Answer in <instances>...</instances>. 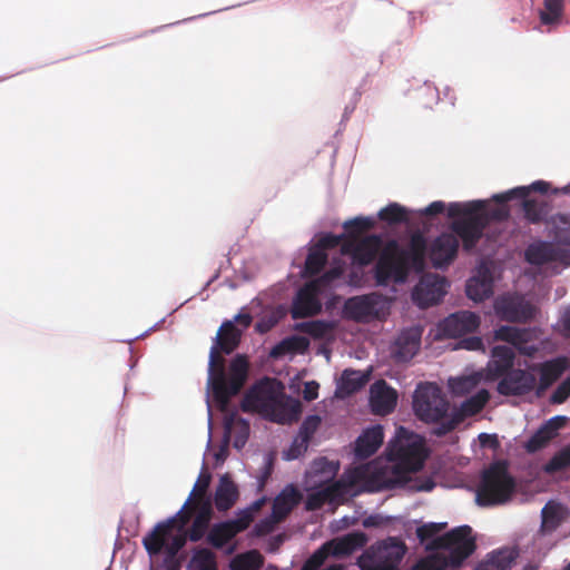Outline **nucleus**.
<instances>
[{
	"label": "nucleus",
	"instance_id": "nucleus-14",
	"mask_svg": "<svg viewBox=\"0 0 570 570\" xmlns=\"http://www.w3.org/2000/svg\"><path fill=\"white\" fill-rule=\"evenodd\" d=\"M281 395L276 387V380L265 377L246 393L242 409L245 412L255 411L262 414L266 409L271 407Z\"/></svg>",
	"mask_w": 570,
	"mask_h": 570
},
{
	"label": "nucleus",
	"instance_id": "nucleus-44",
	"mask_svg": "<svg viewBox=\"0 0 570 570\" xmlns=\"http://www.w3.org/2000/svg\"><path fill=\"white\" fill-rule=\"evenodd\" d=\"M210 480L212 475L206 470L200 472L187 501L185 502V508L191 504H198L202 499L210 500V498L207 495Z\"/></svg>",
	"mask_w": 570,
	"mask_h": 570
},
{
	"label": "nucleus",
	"instance_id": "nucleus-1",
	"mask_svg": "<svg viewBox=\"0 0 570 570\" xmlns=\"http://www.w3.org/2000/svg\"><path fill=\"white\" fill-rule=\"evenodd\" d=\"M424 439L400 426L385 450V459L361 464L351 472V483L365 481L371 490H390L405 485L411 475L423 466L426 451Z\"/></svg>",
	"mask_w": 570,
	"mask_h": 570
},
{
	"label": "nucleus",
	"instance_id": "nucleus-4",
	"mask_svg": "<svg viewBox=\"0 0 570 570\" xmlns=\"http://www.w3.org/2000/svg\"><path fill=\"white\" fill-rule=\"evenodd\" d=\"M446 522H430V570L458 569L475 551V538L469 525L440 534Z\"/></svg>",
	"mask_w": 570,
	"mask_h": 570
},
{
	"label": "nucleus",
	"instance_id": "nucleus-9",
	"mask_svg": "<svg viewBox=\"0 0 570 570\" xmlns=\"http://www.w3.org/2000/svg\"><path fill=\"white\" fill-rule=\"evenodd\" d=\"M493 312L498 320L508 323H527L534 318L535 306L517 292L498 295L493 299Z\"/></svg>",
	"mask_w": 570,
	"mask_h": 570
},
{
	"label": "nucleus",
	"instance_id": "nucleus-33",
	"mask_svg": "<svg viewBox=\"0 0 570 570\" xmlns=\"http://www.w3.org/2000/svg\"><path fill=\"white\" fill-rule=\"evenodd\" d=\"M240 331L233 324V322H224L218 330L213 346H218L224 354H230L237 348L240 342Z\"/></svg>",
	"mask_w": 570,
	"mask_h": 570
},
{
	"label": "nucleus",
	"instance_id": "nucleus-46",
	"mask_svg": "<svg viewBox=\"0 0 570 570\" xmlns=\"http://www.w3.org/2000/svg\"><path fill=\"white\" fill-rule=\"evenodd\" d=\"M563 13V0H544V8L540 11L542 24L558 23Z\"/></svg>",
	"mask_w": 570,
	"mask_h": 570
},
{
	"label": "nucleus",
	"instance_id": "nucleus-63",
	"mask_svg": "<svg viewBox=\"0 0 570 570\" xmlns=\"http://www.w3.org/2000/svg\"><path fill=\"white\" fill-rule=\"evenodd\" d=\"M567 420L563 415H556L551 419H549L543 426L552 433V435L556 438L558 434V430L562 426L564 421Z\"/></svg>",
	"mask_w": 570,
	"mask_h": 570
},
{
	"label": "nucleus",
	"instance_id": "nucleus-8",
	"mask_svg": "<svg viewBox=\"0 0 570 570\" xmlns=\"http://www.w3.org/2000/svg\"><path fill=\"white\" fill-rule=\"evenodd\" d=\"M405 551L403 542L390 538L365 550L357 563L361 570H400Z\"/></svg>",
	"mask_w": 570,
	"mask_h": 570
},
{
	"label": "nucleus",
	"instance_id": "nucleus-61",
	"mask_svg": "<svg viewBox=\"0 0 570 570\" xmlns=\"http://www.w3.org/2000/svg\"><path fill=\"white\" fill-rule=\"evenodd\" d=\"M238 428V435L234 440V446L236 449H242L245 443L247 442L248 434H249V426L245 421H240L237 424Z\"/></svg>",
	"mask_w": 570,
	"mask_h": 570
},
{
	"label": "nucleus",
	"instance_id": "nucleus-45",
	"mask_svg": "<svg viewBox=\"0 0 570 570\" xmlns=\"http://www.w3.org/2000/svg\"><path fill=\"white\" fill-rule=\"evenodd\" d=\"M327 262V254L322 248L313 247L305 261L304 273L307 276L317 275Z\"/></svg>",
	"mask_w": 570,
	"mask_h": 570
},
{
	"label": "nucleus",
	"instance_id": "nucleus-51",
	"mask_svg": "<svg viewBox=\"0 0 570 570\" xmlns=\"http://www.w3.org/2000/svg\"><path fill=\"white\" fill-rule=\"evenodd\" d=\"M343 227L346 233L345 237H358L362 233L374 227V220L370 217H355L345 222Z\"/></svg>",
	"mask_w": 570,
	"mask_h": 570
},
{
	"label": "nucleus",
	"instance_id": "nucleus-47",
	"mask_svg": "<svg viewBox=\"0 0 570 570\" xmlns=\"http://www.w3.org/2000/svg\"><path fill=\"white\" fill-rule=\"evenodd\" d=\"M450 287L449 281L438 274L430 273V306L439 304Z\"/></svg>",
	"mask_w": 570,
	"mask_h": 570
},
{
	"label": "nucleus",
	"instance_id": "nucleus-43",
	"mask_svg": "<svg viewBox=\"0 0 570 570\" xmlns=\"http://www.w3.org/2000/svg\"><path fill=\"white\" fill-rule=\"evenodd\" d=\"M334 328V324L323 320L302 322L295 325V330L320 340L327 336Z\"/></svg>",
	"mask_w": 570,
	"mask_h": 570
},
{
	"label": "nucleus",
	"instance_id": "nucleus-19",
	"mask_svg": "<svg viewBox=\"0 0 570 570\" xmlns=\"http://www.w3.org/2000/svg\"><path fill=\"white\" fill-rule=\"evenodd\" d=\"M423 328L411 326L403 330L395 340L393 356L397 362H407L419 352Z\"/></svg>",
	"mask_w": 570,
	"mask_h": 570
},
{
	"label": "nucleus",
	"instance_id": "nucleus-17",
	"mask_svg": "<svg viewBox=\"0 0 570 570\" xmlns=\"http://www.w3.org/2000/svg\"><path fill=\"white\" fill-rule=\"evenodd\" d=\"M481 323L480 316L470 311H459L445 317L440 324L442 334L449 337H461L475 332Z\"/></svg>",
	"mask_w": 570,
	"mask_h": 570
},
{
	"label": "nucleus",
	"instance_id": "nucleus-11",
	"mask_svg": "<svg viewBox=\"0 0 570 570\" xmlns=\"http://www.w3.org/2000/svg\"><path fill=\"white\" fill-rule=\"evenodd\" d=\"M539 330L534 327L501 325L494 330L493 337L497 341L510 343L524 356H533L539 351Z\"/></svg>",
	"mask_w": 570,
	"mask_h": 570
},
{
	"label": "nucleus",
	"instance_id": "nucleus-53",
	"mask_svg": "<svg viewBox=\"0 0 570 570\" xmlns=\"http://www.w3.org/2000/svg\"><path fill=\"white\" fill-rule=\"evenodd\" d=\"M188 535L187 533H178L174 535L169 543H164L163 549H165L166 561L168 563L175 562L177 563V553L183 549L186 544Z\"/></svg>",
	"mask_w": 570,
	"mask_h": 570
},
{
	"label": "nucleus",
	"instance_id": "nucleus-37",
	"mask_svg": "<svg viewBox=\"0 0 570 570\" xmlns=\"http://www.w3.org/2000/svg\"><path fill=\"white\" fill-rule=\"evenodd\" d=\"M569 367V360L566 356H557L546 361L541 366L540 384L542 387L550 386L556 382Z\"/></svg>",
	"mask_w": 570,
	"mask_h": 570
},
{
	"label": "nucleus",
	"instance_id": "nucleus-29",
	"mask_svg": "<svg viewBox=\"0 0 570 570\" xmlns=\"http://www.w3.org/2000/svg\"><path fill=\"white\" fill-rule=\"evenodd\" d=\"M484 379L482 370L472 371L471 373L450 377L448 380V389L453 396H464L475 391Z\"/></svg>",
	"mask_w": 570,
	"mask_h": 570
},
{
	"label": "nucleus",
	"instance_id": "nucleus-42",
	"mask_svg": "<svg viewBox=\"0 0 570 570\" xmlns=\"http://www.w3.org/2000/svg\"><path fill=\"white\" fill-rule=\"evenodd\" d=\"M377 216L380 220L385 222L391 226L403 223L410 225L411 223L409 210L397 203L389 204L379 212Z\"/></svg>",
	"mask_w": 570,
	"mask_h": 570
},
{
	"label": "nucleus",
	"instance_id": "nucleus-55",
	"mask_svg": "<svg viewBox=\"0 0 570 570\" xmlns=\"http://www.w3.org/2000/svg\"><path fill=\"white\" fill-rule=\"evenodd\" d=\"M570 396V375L559 384L550 396L553 404H561Z\"/></svg>",
	"mask_w": 570,
	"mask_h": 570
},
{
	"label": "nucleus",
	"instance_id": "nucleus-36",
	"mask_svg": "<svg viewBox=\"0 0 570 570\" xmlns=\"http://www.w3.org/2000/svg\"><path fill=\"white\" fill-rule=\"evenodd\" d=\"M548 188L549 183L544 180H535L529 186H519L503 193L494 194L492 199L500 204H505L512 199H525L530 191L544 194L548 191Z\"/></svg>",
	"mask_w": 570,
	"mask_h": 570
},
{
	"label": "nucleus",
	"instance_id": "nucleus-16",
	"mask_svg": "<svg viewBox=\"0 0 570 570\" xmlns=\"http://www.w3.org/2000/svg\"><path fill=\"white\" fill-rule=\"evenodd\" d=\"M500 377L497 391L504 396L525 395L534 390L537 383L533 373L521 368H512Z\"/></svg>",
	"mask_w": 570,
	"mask_h": 570
},
{
	"label": "nucleus",
	"instance_id": "nucleus-2",
	"mask_svg": "<svg viewBox=\"0 0 570 570\" xmlns=\"http://www.w3.org/2000/svg\"><path fill=\"white\" fill-rule=\"evenodd\" d=\"M428 253V238L421 230L411 234L406 248L401 247L395 239L389 240L374 267L376 285L386 286L391 282L404 283L411 272L422 273L419 285L412 293L414 303L422 309L428 308V281L424 274L425 255Z\"/></svg>",
	"mask_w": 570,
	"mask_h": 570
},
{
	"label": "nucleus",
	"instance_id": "nucleus-21",
	"mask_svg": "<svg viewBox=\"0 0 570 570\" xmlns=\"http://www.w3.org/2000/svg\"><path fill=\"white\" fill-rule=\"evenodd\" d=\"M301 412V403L297 400H284L281 395L262 415L272 422L284 424L297 421Z\"/></svg>",
	"mask_w": 570,
	"mask_h": 570
},
{
	"label": "nucleus",
	"instance_id": "nucleus-54",
	"mask_svg": "<svg viewBox=\"0 0 570 570\" xmlns=\"http://www.w3.org/2000/svg\"><path fill=\"white\" fill-rule=\"evenodd\" d=\"M313 470L327 476H334L338 470V464L328 461L326 458H318L313 461Z\"/></svg>",
	"mask_w": 570,
	"mask_h": 570
},
{
	"label": "nucleus",
	"instance_id": "nucleus-13",
	"mask_svg": "<svg viewBox=\"0 0 570 570\" xmlns=\"http://www.w3.org/2000/svg\"><path fill=\"white\" fill-rule=\"evenodd\" d=\"M252 521V514L248 511H242L236 519L215 523L208 531L206 541L213 548L222 549L238 533L245 531Z\"/></svg>",
	"mask_w": 570,
	"mask_h": 570
},
{
	"label": "nucleus",
	"instance_id": "nucleus-20",
	"mask_svg": "<svg viewBox=\"0 0 570 570\" xmlns=\"http://www.w3.org/2000/svg\"><path fill=\"white\" fill-rule=\"evenodd\" d=\"M397 394L384 380L376 381L371 387V407L375 414L386 415L394 411Z\"/></svg>",
	"mask_w": 570,
	"mask_h": 570
},
{
	"label": "nucleus",
	"instance_id": "nucleus-39",
	"mask_svg": "<svg viewBox=\"0 0 570 570\" xmlns=\"http://www.w3.org/2000/svg\"><path fill=\"white\" fill-rule=\"evenodd\" d=\"M342 493V484L335 482L320 491L308 494L305 501V509L307 511H315L321 509L325 503L333 502Z\"/></svg>",
	"mask_w": 570,
	"mask_h": 570
},
{
	"label": "nucleus",
	"instance_id": "nucleus-38",
	"mask_svg": "<svg viewBox=\"0 0 570 570\" xmlns=\"http://www.w3.org/2000/svg\"><path fill=\"white\" fill-rule=\"evenodd\" d=\"M514 553L509 549H499L487 554L475 570H508L514 561Z\"/></svg>",
	"mask_w": 570,
	"mask_h": 570
},
{
	"label": "nucleus",
	"instance_id": "nucleus-35",
	"mask_svg": "<svg viewBox=\"0 0 570 570\" xmlns=\"http://www.w3.org/2000/svg\"><path fill=\"white\" fill-rule=\"evenodd\" d=\"M549 236L558 246L569 248L570 246V217L564 214H557L549 223Z\"/></svg>",
	"mask_w": 570,
	"mask_h": 570
},
{
	"label": "nucleus",
	"instance_id": "nucleus-18",
	"mask_svg": "<svg viewBox=\"0 0 570 570\" xmlns=\"http://www.w3.org/2000/svg\"><path fill=\"white\" fill-rule=\"evenodd\" d=\"M321 309L317 287L314 283H309L298 289L293 299L291 316L293 320L306 318L318 314Z\"/></svg>",
	"mask_w": 570,
	"mask_h": 570
},
{
	"label": "nucleus",
	"instance_id": "nucleus-7",
	"mask_svg": "<svg viewBox=\"0 0 570 570\" xmlns=\"http://www.w3.org/2000/svg\"><path fill=\"white\" fill-rule=\"evenodd\" d=\"M524 259L532 266L543 267L551 275H558L570 266V248L538 239L525 247Z\"/></svg>",
	"mask_w": 570,
	"mask_h": 570
},
{
	"label": "nucleus",
	"instance_id": "nucleus-62",
	"mask_svg": "<svg viewBox=\"0 0 570 570\" xmlns=\"http://www.w3.org/2000/svg\"><path fill=\"white\" fill-rule=\"evenodd\" d=\"M320 384L316 381H309L304 384L303 397L307 402H312L318 397Z\"/></svg>",
	"mask_w": 570,
	"mask_h": 570
},
{
	"label": "nucleus",
	"instance_id": "nucleus-25",
	"mask_svg": "<svg viewBox=\"0 0 570 570\" xmlns=\"http://www.w3.org/2000/svg\"><path fill=\"white\" fill-rule=\"evenodd\" d=\"M448 410L449 403L445 401H441V403L434 407L430 404V424H435V426L430 429V434L443 436L453 431L461 423L453 412L448 414Z\"/></svg>",
	"mask_w": 570,
	"mask_h": 570
},
{
	"label": "nucleus",
	"instance_id": "nucleus-60",
	"mask_svg": "<svg viewBox=\"0 0 570 570\" xmlns=\"http://www.w3.org/2000/svg\"><path fill=\"white\" fill-rule=\"evenodd\" d=\"M330 554H332L331 553V547H326V543H325L318 550H316L308 558V560L312 563H314L317 568H321Z\"/></svg>",
	"mask_w": 570,
	"mask_h": 570
},
{
	"label": "nucleus",
	"instance_id": "nucleus-34",
	"mask_svg": "<svg viewBox=\"0 0 570 570\" xmlns=\"http://www.w3.org/2000/svg\"><path fill=\"white\" fill-rule=\"evenodd\" d=\"M238 499V489L228 475H223L215 493V505L218 511L229 510Z\"/></svg>",
	"mask_w": 570,
	"mask_h": 570
},
{
	"label": "nucleus",
	"instance_id": "nucleus-50",
	"mask_svg": "<svg viewBox=\"0 0 570 570\" xmlns=\"http://www.w3.org/2000/svg\"><path fill=\"white\" fill-rule=\"evenodd\" d=\"M570 468V444L558 451L544 465L547 473H556Z\"/></svg>",
	"mask_w": 570,
	"mask_h": 570
},
{
	"label": "nucleus",
	"instance_id": "nucleus-58",
	"mask_svg": "<svg viewBox=\"0 0 570 570\" xmlns=\"http://www.w3.org/2000/svg\"><path fill=\"white\" fill-rule=\"evenodd\" d=\"M523 202L524 216L530 223H538L542 219V210L537 207L532 200L521 199Z\"/></svg>",
	"mask_w": 570,
	"mask_h": 570
},
{
	"label": "nucleus",
	"instance_id": "nucleus-40",
	"mask_svg": "<svg viewBox=\"0 0 570 570\" xmlns=\"http://www.w3.org/2000/svg\"><path fill=\"white\" fill-rule=\"evenodd\" d=\"M309 341L304 336L293 335L281 341L272 350V355L275 357L283 356L289 353L303 354L307 351Z\"/></svg>",
	"mask_w": 570,
	"mask_h": 570
},
{
	"label": "nucleus",
	"instance_id": "nucleus-59",
	"mask_svg": "<svg viewBox=\"0 0 570 570\" xmlns=\"http://www.w3.org/2000/svg\"><path fill=\"white\" fill-rule=\"evenodd\" d=\"M542 525L554 528L558 524L559 519L556 515V510L547 503L541 510Z\"/></svg>",
	"mask_w": 570,
	"mask_h": 570
},
{
	"label": "nucleus",
	"instance_id": "nucleus-48",
	"mask_svg": "<svg viewBox=\"0 0 570 570\" xmlns=\"http://www.w3.org/2000/svg\"><path fill=\"white\" fill-rule=\"evenodd\" d=\"M413 409L416 416L428 423V382H420L415 391Z\"/></svg>",
	"mask_w": 570,
	"mask_h": 570
},
{
	"label": "nucleus",
	"instance_id": "nucleus-32",
	"mask_svg": "<svg viewBox=\"0 0 570 570\" xmlns=\"http://www.w3.org/2000/svg\"><path fill=\"white\" fill-rule=\"evenodd\" d=\"M370 380V374L356 370H345L341 375L337 385V392L343 396H348L363 389Z\"/></svg>",
	"mask_w": 570,
	"mask_h": 570
},
{
	"label": "nucleus",
	"instance_id": "nucleus-41",
	"mask_svg": "<svg viewBox=\"0 0 570 570\" xmlns=\"http://www.w3.org/2000/svg\"><path fill=\"white\" fill-rule=\"evenodd\" d=\"M264 564V557L257 550L239 553L230 561L232 570H259Z\"/></svg>",
	"mask_w": 570,
	"mask_h": 570
},
{
	"label": "nucleus",
	"instance_id": "nucleus-24",
	"mask_svg": "<svg viewBox=\"0 0 570 570\" xmlns=\"http://www.w3.org/2000/svg\"><path fill=\"white\" fill-rule=\"evenodd\" d=\"M515 353L512 347L507 345H495L491 348L490 360L487 364V371L491 379H499L513 367Z\"/></svg>",
	"mask_w": 570,
	"mask_h": 570
},
{
	"label": "nucleus",
	"instance_id": "nucleus-15",
	"mask_svg": "<svg viewBox=\"0 0 570 570\" xmlns=\"http://www.w3.org/2000/svg\"><path fill=\"white\" fill-rule=\"evenodd\" d=\"M380 304L381 295L376 293L353 296L344 303L343 315L357 323H367L373 318H379Z\"/></svg>",
	"mask_w": 570,
	"mask_h": 570
},
{
	"label": "nucleus",
	"instance_id": "nucleus-64",
	"mask_svg": "<svg viewBox=\"0 0 570 570\" xmlns=\"http://www.w3.org/2000/svg\"><path fill=\"white\" fill-rule=\"evenodd\" d=\"M559 327L562 335L570 337V306L562 311L559 318Z\"/></svg>",
	"mask_w": 570,
	"mask_h": 570
},
{
	"label": "nucleus",
	"instance_id": "nucleus-3",
	"mask_svg": "<svg viewBox=\"0 0 570 570\" xmlns=\"http://www.w3.org/2000/svg\"><path fill=\"white\" fill-rule=\"evenodd\" d=\"M487 200L453 202L449 206V217L455 218L450 232L442 233L433 243L430 242V264L435 268L449 266L459 250V240L464 252H472L483 236L487 217L483 210Z\"/></svg>",
	"mask_w": 570,
	"mask_h": 570
},
{
	"label": "nucleus",
	"instance_id": "nucleus-56",
	"mask_svg": "<svg viewBox=\"0 0 570 570\" xmlns=\"http://www.w3.org/2000/svg\"><path fill=\"white\" fill-rule=\"evenodd\" d=\"M458 347L466 351L485 353V346L482 337L480 336L464 337L458 343Z\"/></svg>",
	"mask_w": 570,
	"mask_h": 570
},
{
	"label": "nucleus",
	"instance_id": "nucleus-5",
	"mask_svg": "<svg viewBox=\"0 0 570 570\" xmlns=\"http://www.w3.org/2000/svg\"><path fill=\"white\" fill-rule=\"evenodd\" d=\"M248 375V361L244 355H236L225 371V358L218 346H212L208 363V386L214 400L225 407L230 399L243 389Z\"/></svg>",
	"mask_w": 570,
	"mask_h": 570
},
{
	"label": "nucleus",
	"instance_id": "nucleus-22",
	"mask_svg": "<svg viewBox=\"0 0 570 570\" xmlns=\"http://www.w3.org/2000/svg\"><path fill=\"white\" fill-rule=\"evenodd\" d=\"M465 293L474 302H483L493 294V278L488 267L481 265L476 275L466 281Z\"/></svg>",
	"mask_w": 570,
	"mask_h": 570
},
{
	"label": "nucleus",
	"instance_id": "nucleus-23",
	"mask_svg": "<svg viewBox=\"0 0 570 570\" xmlns=\"http://www.w3.org/2000/svg\"><path fill=\"white\" fill-rule=\"evenodd\" d=\"M302 500V493L298 489L289 484L285 487L274 499L272 505V519L278 523L286 519V517L298 505Z\"/></svg>",
	"mask_w": 570,
	"mask_h": 570
},
{
	"label": "nucleus",
	"instance_id": "nucleus-31",
	"mask_svg": "<svg viewBox=\"0 0 570 570\" xmlns=\"http://www.w3.org/2000/svg\"><path fill=\"white\" fill-rule=\"evenodd\" d=\"M321 425V417L318 415H308L299 428L298 439L295 441L289 450V458H297L302 450L306 451L311 439Z\"/></svg>",
	"mask_w": 570,
	"mask_h": 570
},
{
	"label": "nucleus",
	"instance_id": "nucleus-49",
	"mask_svg": "<svg viewBox=\"0 0 570 570\" xmlns=\"http://www.w3.org/2000/svg\"><path fill=\"white\" fill-rule=\"evenodd\" d=\"M554 436L543 425H541L524 443V449L529 453H534L543 449Z\"/></svg>",
	"mask_w": 570,
	"mask_h": 570
},
{
	"label": "nucleus",
	"instance_id": "nucleus-52",
	"mask_svg": "<svg viewBox=\"0 0 570 570\" xmlns=\"http://www.w3.org/2000/svg\"><path fill=\"white\" fill-rule=\"evenodd\" d=\"M191 564L195 570H217L215 554L206 548L199 549L195 552L191 559Z\"/></svg>",
	"mask_w": 570,
	"mask_h": 570
},
{
	"label": "nucleus",
	"instance_id": "nucleus-28",
	"mask_svg": "<svg viewBox=\"0 0 570 570\" xmlns=\"http://www.w3.org/2000/svg\"><path fill=\"white\" fill-rule=\"evenodd\" d=\"M367 540V535L364 532L354 531L326 542V547H331V553L334 557H347L365 547Z\"/></svg>",
	"mask_w": 570,
	"mask_h": 570
},
{
	"label": "nucleus",
	"instance_id": "nucleus-26",
	"mask_svg": "<svg viewBox=\"0 0 570 570\" xmlns=\"http://www.w3.org/2000/svg\"><path fill=\"white\" fill-rule=\"evenodd\" d=\"M384 432L381 425L366 429L355 441L354 455L357 460L372 456L382 445Z\"/></svg>",
	"mask_w": 570,
	"mask_h": 570
},
{
	"label": "nucleus",
	"instance_id": "nucleus-27",
	"mask_svg": "<svg viewBox=\"0 0 570 570\" xmlns=\"http://www.w3.org/2000/svg\"><path fill=\"white\" fill-rule=\"evenodd\" d=\"M195 508V518L189 528L187 535L193 542L202 540L209 528L213 518L212 500H200L198 504H193Z\"/></svg>",
	"mask_w": 570,
	"mask_h": 570
},
{
	"label": "nucleus",
	"instance_id": "nucleus-12",
	"mask_svg": "<svg viewBox=\"0 0 570 570\" xmlns=\"http://www.w3.org/2000/svg\"><path fill=\"white\" fill-rule=\"evenodd\" d=\"M383 239L373 234L365 237H346L342 244V254L350 255L353 263L358 266H367L383 249Z\"/></svg>",
	"mask_w": 570,
	"mask_h": 570
},
{
	"label": "nucleus",
	"instance_id": "nucleus-10",
	"mask_svg": "<svg viewBox=\"0 0 570 570\" xmlns=\"http://www.w3.org/2000/svg\"><path fill=\"white\" fill-rule=\"evenodd\" d=\"M193 513H195L194 505H188L183 508L177 512V514L173 518L167 519L164 522H159L151 532H149L142 539V544L146 551L150 556L158 554L164 547L165 540L169 537L170 532L174 529L181 531L185 525L190 521Z\"/></svg>",
	"mask_w": 570,
	"mask_h": 570
},
{
	"label": "nucleus",
	"instance_id": "nucleus-30",
	"mask_svg": "<svg viewBox=\"0 0 570 570\" xmlns=\"http://www.w3.org/2000/svg\"><path fill=\"white\" fill-rule=\"evenodd\" d=\"M490 400V393L487 389H479L470 397L465 399L459 407L452 412L463 422L466 417L473 416L481 412Z\"/></svg>",
	"mask_w": 570,
	"mask_h": 570
},
{
	"label": "nucleus",
	"instance_id": "nucleus-6",
	"mask_svg": "<svg viewBox=\"0 0 570 570\" xmlns=\"http://www.w3.org/2000/svg\"><path fill=\"white\" fill-rule=\"evenodd\" d=\"M515 483L505 462H493L482 473L476 489L475 500L480 507H493L507 503L514 491Z\"/></svg>",
	"mask_w": 570,
	"mask_h": 570
},
{
	"label": "nucleus",
	"instance_id": "nucleus-57",
	"mask_svg": "<svg viewBox=\"0 0 570 570\" xmlns=\"http://www.w3.org/2000/svg\"><path fill=\"white\" fill-rule=\"evenodd\" d=\"M345 238V235L326 234L325 236L318 239L316 247L322 248V250L325 252V249H332L337 247L338 245L342 246Z\"/></svg>",
	"mask_w": 570,
	"mask_h": 570
}]
</instances>
